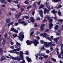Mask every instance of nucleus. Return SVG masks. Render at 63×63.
I'll return each instance as SVG.
<instances>
[{"label": "nucleus", "instance_id": "f257e3e1", "mask_svg": "<svg viewBox=\"0 0 63 63\" xmlns=\"http://www.w3.org/2000/svg\"><path fill=\"white\" fill-rule=\"evenodd\" d=\"M26 43L28 45H30L31 44L33 43L35 46H36L37 45V44H38L39 43V42L36 40H35L34 42H33L32 41L29 42V40H27L26 41Z\"/></svg>", "mask_w": 63, "mask_h": 63}, {"label": "nucleus", "instance_id": "f03ea898", "mask_svg": "<svg viewBox=\"0 0 63 63\" xmlns=\"http://www.w3.org/2000/svg\"><path fill=\"white\" fill-rule=\"evenodd\" d=\"M51 13H53V14H54V16H56V13H57L58 14L59 16H61V15H62V13L60 12V10H59L58 12L57 11H55V10L54 9L53 10L51 11Z\"/></svg>", "mask_w": 63, "mask_h": 63}, {"label": "nucleus", "instance_id": "7ed1b4c3", "mask_svg": "<svg viewBox=\"0 0 63 63\" xmlns=\"http://www.w3.org/2000/svg\"><path fill=\"white\" fill-rule=\"evenodd\" d=\"M23 32H21L19 34V36H18V38H19L21 41H23V39L24 38V35H23L22 34H23Z\"/></svg>", "mask_w": 63, "mask_h": 63}, {"label": "nucleus", "instance_id": "20e7f679", "mask_svg": "<svg viewBox=\"0 0 63 63\" xmlns=\"http://www.w3.org/2000/svg\"><path fill=\"white\" fill-rule=\"evenodd\" d=\"M6 57H7L8 58H10L9 57L6 56V55H5L4 56H3L1 57L0 59L1 61H2L3 60H6Z\"/></svg>", "mask_w": 63, "mask_h": 63}, {"label": "nucleus", "instance_id": "39448f33", "mask_svg": "<svg viewBox=\"0 0 63 63\" xmlns=\"http://www.w3.org/2000/svg\"><path fill=\"white\" fill-rule=\"evenodd\" d=\"M35 20L34 19L33 17H31L30 19H29V20H28V22L29 23H30V22H35Z\"/></svg>", "mask_w": 63, "mask_h": 63}, {"label": "nucleus", "instance_id": "423d86ee", "mask_svg": "<svg viewBox=\"0 0 63 63\" xmlns=\"http://www.w3.org/2000/svg\"><path fill=\"white\" fill-rule=\"evenodd\" d=\"M40 35L41 36L44 37L45 38H46V39H47V33H44L40 34Z\"/></svg>", "mask_w": 63, "mask_h": 63}, {"label": "nucleus", "instance_id": "0eeeda50", "mask_svg": "<svg viewBox=\"0 0 63 63\" xmlns=\"http://www.w3.org/2000/svg\"><path fill=\"white\" fill-rule=\"evenodd\" d=\"M40 42L41 44H42L44 43L45 45V47H47V42H45L44 41L42 40L40 41Z\"/></svg>", "mask_w": 63, "mask_h": 63}, {"label": "nucleus", "instance_id": "6e6552de", "mask_svg": "<svg viewBox=\"0 0 63 63\" xmlns=\"http://www.w3.org/2000/svg\"><path fill=\"white\" fill-rule=\"evenodd\" d=\"M50 6L49 5H48H48H47V9H48V10H47V11L48 12H47V14H48L49 13L48 12L50 11V10H51V9H53V6H52L51 7V8H50Z\"/></svg>", "mask_w": 63, "mask_h": 63}, {"label": "nucleus", "instance_id": "1a4fd4ad", "mask_svg": "<svg viewBox=\"0 0 63 63\" xmlns=\"http://www.w3.org/2000/svg\"><path fill=\"white\" fill-rule=\"evenodd\" d=\"M39 14H40V16L41 17H43V12L42 11V10H41L40 11H39Z\"/></svg>", "mask_w": 63, "mask_h": 63}, {"label": "nucleus", "instance_id": "9d476101", "mask_svg": "<svg viewBox=\"0 0 63 63\" xmlns=\"http://www.w3.org/2000/svg\"><path fill=\"white\" fill-rule=\"evenodd\" d=\"M20 58L22 59H23V53L22 51H20Z\"/></svg>", "mask_w": 63, "mask_h": 63}, {"label": "nucleus", "instance_id": "9b49d317", "mask_svg": "<svg viewBox=\"0 0 63 63\" xmlns=\"http://www.w3.org/2000/svg\"><path fill=\"white\" fill-rule=\"evenodd\" d=\"M49 29H51L53 26V24L51 23H50L49 24Z\"/></svg>", "mask_w": 63, "mask_h": 63}, {"label": "nucleus", "instance_id": "f8f14e48", "mask_svg": "<svg viewBox=\"0 0 63 63\" xmlns=\"http://www.w3.org/2000/svg\"><path fill=\"white\" fill-rule=\"evenodd\" d=\"M45 26V24H42L41 25V26L40 27V29H41V30H44V27Z\"/></svg>", "mask_w": 63, "mask_h": 63}, {"label": "nucleus", "instance_id": "ddd939ff", "mask_svg": "<svg viewBox=\"0 0 63 63\" xmlns=\"http://www.w3.org/2000/svg\"><path fill=\"white\" fill-rule=\"evenodd\" d=\"M43 9L44 10V15H45L46 14V13L47 12V9L46 8H43Z\"/></svg>", "mask_w": 63, "mask_h": 63}, {"label": "nucleus", "instance_id": "4468645a", "mask_svg": "<svg viewBox=\"0 0 63 63\" xmlns=\"http://www.w3.org/2000/svg\"><path fill=\"white\" fill-rule=\"evenodd\" d=\"M26 58L27 60V61L28 62H30L31 61V59L30 58H29V57H26Z\"/></svg>", "mask_w": 63, "mask_h": 63}, {"label": "nucleus", "instance_id": "2eb2a0df", "mask_svg": "<svg viewBox=\"0 0 63 63\" xmlns=\"http://www.w3.org/2000/svg\"><path fill=\"white\" fill-rule=\"evenodd\" d=\"M59 27V26L57 25H55V26L54 29L55 30H56Z\"/></svg>", "mask_w": 63, "mask_h": 63}, {"label": "nucleus", "instance_id": "dca6fc26", "mask_svg": "<svg viewBox=\"0 0 63 63\" xmlns=\"http://www.w3.org/2000/svg\"><path fill=\"white\" fill-rule=\"evenodd\" d=\"M20 23H21V24H24V25H26L27 24V23H25V22H24L23 21H22L21 22H20Z\"/></svg>", "mask_w": 63, "mask_h": 63}, {"label": "nucleus", "instance_id": "f3484780", "mask_svg": "<svg viewBox=\"0 0 63 63\" xmlns=\"http://www.w3.org/2000/svg\"><path fill=\"white\" fill-rule=\"evenodd\" d=\"M44 5L43 4H41L40 6L39 7V9H41V8H43L44 7Z\"/></svg>", "mask_w": 63, "mask_h": 63}, {"label": "nucleus", "instance_id": "a211bd4d", "mask_svg": "<svg viewBox=\"0 0 63 63\" xmlns=\"http://www.w3.org/2000/svg\"><path fill=\"white\" fill-rule=\"evenodd\" d=\"M20 50V47L19 48H17V49H14V51H19V50Z\"/></svg>", "mask_w": 63, "mask_h": 63}, {"label": "nucleus", "instance_id": "6ab92c4d", "mask_svg": "<svg viewBox=\"0 0 63 63\" xmlns=\"http://www.w3.org/2000/svg\"><path fill=\"white\" fill-rule=\"evenodd\" d=\"M6 21L7 22V23H9L10 22V19L7 18L6 20Z\"/></svg>", "mask_w": 63, "mask_h": 63}, {"label": "nucleus", "instance_id": "aec40b11", "mask_svg": "<svg viewBox=\"0 0 63 63\" xmlns=\"http://www.w3.org/2000/svg\"><path fill=\"white\" fill-rule=\"evenodd\" d=\"M36 2H34V3L33 4V6L34 7H35V8H36V7H37L38 6H37V5H36Z\"/></svg>", "mask_w": 63, "mask_h": 63}, {"label": "nucleus", "instance_id": "412c9836", "mask_svg": "<svg viewBox=\"0 0 63 63\" xmlns=\"http://www.w3.org/2000/svg\"><path fill=\"white\" fill-rule=\"evenodd\" d=\"M13 37H14V38H16L17 36V34H16L14 33L13 34L12 36Z\"/></svg>", "mask_w": 63, "mask_h": 63}, {"label": "nucleus", "instance_id": "4be33fe9", "mask_svg": "<svg viewBox=\"0 0 63 63\" xmlns=\"http://www.w3.org/2000/svg\"><path fill=\"white\" fill-rule=\"evenodd\" d=\"M39 56H40V55H41L42 56H43L44 57L46 55L44 53H42V54H38Z\"/></svg>", "mask_w": 63, "mask_h": 63}, {"label": "nucleus", "instance_id": "5701e85b", "mask_svg": "<svg viewBox=\"0 0 63 63\" xmlns=\"http://www.w3.org/2000/svg\"><path fill=\"white\" fill-rule=\"evenodd\" d=\"M61 0H54V1L55 3H57V2H59Z\"/></svg>", "mask_w": 63, "mask_h": 63}, {"label": "nucleus", "instance_id": "b1692460", "mask_svg": "<svg viewBox=\"0 0 63 63\" xmlns=\"http://www.w3.org/2000/svg\"><path fill=\"white\" fill-rule=\"evenodd\" d=\"M63 6L62 5H61V4H60L57 7V9H60V8H61V7H62Z\"/></svg>", "mask_w": 63, "mask_h": 63}, {"label": "nucleus", "instance_id": "393cba45", "mask_svg": "<svg viewBox=\"0 0 63 63\" xmlns=\"http://www.w3.org/2000/svg\"><path fill=\"white\" fill-rule=\"evenodd\" d=\"M3 41L2 42V45H3L4 43H5V42H6V40L5 39V38H3Z\"/></svg>", "mask_w": 63, "mask_h": 63}, {"label": "nucleus", "instance_id": "a878e982", "mask_svg": "<svg viewBox=\"0 0 63 63\" xmlns=\"http://www.w3.org/2000/svg\"><path fill=\"white\" fill-rule=\"evenodd\" d=\"M59 20L60 22V23H62V22H63V19H60Z\"/></svg>", "mask_w": 63, "mask_h": 63}, {"label": "nucleus", "instance_id": "bb28decb", "mask_svg": "<svg viewBox=\"0 0 63 63\" xmlns=\"http://www.w3.org/2000/svg\"><path fill=\"white\" fill-rule=\"evenodd\" d=\"M29 2H30L29 1H26L24 2V3H25V4H29Z\"/></svg>", "mask_w": 63, "mask_h": 63}, {"label": "nucleus", "instance_id": "cd10ccee", "mask_svg": "<svg viewBox=\"0 0 63 63\" xmlns=\"http://www.w3.org/2000/svg\"><path fill=\"white\" fill-rule=\"evenodd\" d=\"M10 58L11 59H14V60H16L17 59V58H14L13 57H11Z\"/></svg>", "mask_w": 63, "mask_h": 63}, {"label": "nucleus", "instance_id": "c85d7f7f", "mask_svg": "<svg viewBox=\"0 0 63 63\" xmlns=\"http://www.w3.org/2000/svg\"><path fill=\"white\" fill-rule=\"evenodd\" d=\"M14 22H12L10 23L8 25V27H9L11 25H12V24H13Z\"/></svg>", "mask_w": 63, "mask_h": 63}, {"label": "nucleus", "instance_id": "c756f323", "mask_svg": "<svg viewBox=\"0 0 63 63\" xmlns=\"http://www.w3.org/2000/svg\"><path fill=\"white\" fill-rule=\"evenodd\" d=\"M23 17H24L25 18H26V19L29 18V17L27 16H24Z\"/></svg>", "mask_w": 63, "mask_h": 63}, {"label": "nucleus", "instance_id": "7c9ffc66", "mask_svg": "<svg viewBox=\"0 0 63 63\" xmlns=\"http://www.w3.org/2000/svg\"><path fill=\"white\" fill-rule=\"evenodd\" d=\"M48 44V46H50V47H51V42H50L47 43Z\"/></svg>", "mask_w": 63, "mask_h": 63}, {"label": "nucleus", "instance_id": "2f4dec72", "mask_svg": "<svg viewBox=\"0 0 63 63\" xmlns=\"http://www.w3.org/2000/svg\"><path fill=\"white\" fill-rule=\"evenodd\" d=\"M51 59L53 61H54V62H56V59H54V58H52Z\"/></svg>", "mask_w": 63, "mask_h": 63}, {"label": "nucleus", "instance_id": "473e14b6", "mask_svg": "<svg viewBox=\"0 0 63 63\" xmlns=\"http://www.w3.org/2000/svg\"><path fill=\"white\" fill-rule=\"evenodd\" d=\"M58 57L59 58H60L61 57V54H59L58 56Z\"/></svg>", "mask_w": 63, "mask_h": 63}, {"label": "nucleus", "instance_id": "72a5a7b5", "mask_svg": "<svg viewBox=\"0 0 63 63\" xmlns=\"http://www.w3.org/2000/svg\"><path fill=\"white\" fill-rule=\"evenodd\" d=\"M14 32H16V33H18V30H14Z\"/></svg>", "mask_w": 63, "mask_h": 63}, {"label": "nucleus", "instance_id": "f704fd0d", "mask_svg": "<svg viewBox=\"0 0 63 63\" xmlns=\"http://www.w3.org/2000/svg\"><path fill=\"white\" fill-rule=\"evenodd\" d=\"M20 59H19V58H18V59H17V58H17V59H16L18 61H20V59H21V60H23V59H22L21 58H20Z\"/></svg>", "mask_w": 63, "mask_h": 63}, {"label": "nucleus", "instance_id": "c9c22d12", "mask_svg": "<svg viewBox=\"0 0 63 63\" xmlns=\"http://www.w3.org/2000/svg\"><path fill=\"white\" fill-rule=\"evenodd\" d=\"M52 21H53V20L52 19H50L49 20V22L50 23H52Z\"/></svg>", "mask_w": 63, "mask_h": 63}, {"label": "nucleus", "instance_id": "e433bc0d", "mask_svg": "<svg viewBox=\"0 0 63 63\" xmlns=\"http://www.w3.org/2000/svg\"><path fill=\"white\" fill-rule=\"evenodd\" d=\"M9 52H10V53H13L14 51H15L14 50V49L13 50H11L9 51Z\"/></svg>", "mask_w": 63, "mask_h": 63}, {"label": "nucleus", "instance_id": "4c0bfd02", "mask_svg": "<svg viewBox=\"0 0 63 63\" xmlns=\"http://www.w3.org/2000/svg\"><path fill=\"white\" fill-rule=\"evenodd\" d=\"M32 16H34L35 14V11H33L32 13Z\"/></svg>", "mask_w": 63, "mask_h": 63}, {"label": "nucleus", "instance_id": "58836bf2", "mask_svg": "<svg viewBox=\"0 0 63 63\" xmlns=\"http://www.w3.org/2000/svg\"><path fill=\"white\" fill-rule=\"evenodd\" d=\"M61 54H63V49L62 48H61Z\"/></svg>", "mask_w": 63, "mask_h": 63}, {"label": "nucleus", "instance_id": "ea45409f", "mask_svg": "<svg viewBox=\"0 0 63 63\" xmlns=\"http://www.w3.org/2000/svg\"><path fill=\"white\" fill-rule=\"evenodd\" d=\"M16 44L18 47H19V46H20V44L18 42H17Z\"/></svg>", "mask_w": 63, "mask_h": 63}, {"label": "nucleus", "instance_id": "a19ab883", "mask_svg": "<svg viewBox=\"0 0 63 63\" xmlns=\"http://www.w3.org/2000/svg\"><path fill=\"white\" fill-rule=\"evenodd\" d=\"M21 13H19L18 16V17H17V18H19V16H20V15H21Z\"/></svg>", "mask_w": 63, "mask_h": 63}, {"label": "nucleus", "instance_id": "79ce46f5", "mask_svg": "<svg viewBox=\"0 0 63 63\" xmlns=\"http://www.w3.org/2000/svg\"><path fill=\"white\" fill-rule=\"evenodd\" d=\"M19 63H25V61L24 60H23L22 62L21 61Z\"/></svg>", "mask_w": 63, "mask_h": 63}, {"label": "nucleus", "instance_id": "37998d69", "mask_svg": "<svg viewBox=\"0 0 63 63\" xmlns=\"http://www.w3.org/2000/svg\"><path fill=\"white\" fill-rule=\"evenodd\" d=\"M26 53H25V54H26V55H29V52L28 51H27L26 52Z\"/></svg>", "mask_w": 63, "mask_h": 63}, {"label": "nucleus", "instance_id": "c03bdc74", "mask_svg": "<svg viewBox=\"0 0 63 63\" xmlns=\"http://www.w3.org/2000/svg\"><path fill=\"white\" fill-rule=\"evenodd\" d=\"M12 2H13V3L14 2L15 4H18V2H17L16 1H13Z\"/></svg>", "mask_w": 63, "mask_h": 63}, {"label": "nucleus", "instance_id": "a18cd8bd", "mask_svg": "<svg viewBox=\"0 0 63 63\" xmlns=\"http://www.w3.org/2000/svg\"><path fill=\"white\" fill-rule=\"evenodd\" d=\"M11 11H16L15 9L12 8L11 9Z\"/></svg>", "mask_w": 63, "mask_h": 63}, {"label": "nucleus", "instance_id": "49530a36", "mask_svg": "<svg viewBox=\"0 0 63 63\" xmlns=\"http://www.w3.org/2000/svg\"><path fill=\"white\" fill-rule=\"evenodd\" d=\"M17 7H18V8H20L21 7L20 5V4H17Z\"/></svg>", "mask_w": 63, "mask_h": 63}, {"label": "nucleus", "instance_id": "de8ad7c7", "mask_svg": "<svg viewBox=\"0 0 63 63\" xmlns=\"http://www.w3.org/2000/svg\"><path fill=\"white\" fill-rule=\"evenodd\" d=\"M34 33V32L33 31L31 33H30V35L31 36V35H32Z\"/></svg>", "mask_w": 63, "mask_h": 63}, {"label": "nucleus", "instance_id": "09e8293b", "mask_svg": "<svg viewBox=\"0 0 63 63\" xmlns=\"http://www.w3.org/2000/svg\"><path fill=\"white\" fill-rule=\"evenodd\" d=\"M54 40L55 42H57L58 41L56 38H54Z\"/></svg>", "mask_w": 63, "mask_h": 63}, {"label": "nucleus", "instance_id": "8fccbe9b", "mask_svg": "<svg viewBox=\"0 0 63 63\" xmlns=\"http://www.w3.org/2000/svg\"><path fill=\"white\" fill-rule=\"evenodd\" d=\"M0 54H1V55H2V54L3 53V52H3V50H2L0 51Z\"/></svg>", "mask_w": 63, "mask_h": 63}, {"label": "nucleus", "instance_id": "3c124183", "mask_svg": "<svg viewBox=\"0 0 63 63\" xmlns=\"http://www.w3.org/2000/svg\"><path fill=\"white\" fill-rule=\"evenodd\" d=\"M48 39L49 40V41H51V42H52V41L51 40V38L50 37H48Z\"/></svg>", "mask_w": 63, "mask_h": 63}, {"label": "nucleus", "instance_id": "603ef678", "mask_svg": "<svg viewBox=\"0 0 63 63\" xmlns=\"http://www.w3.org/2000/svg\"><path fill=\"white\" fill-rule=\"evenodd\" d=\"M41 50H42V49H45H45H45V48H44V47H43L41 48Z\"/></svg>", "mask_w": 63, "mask_h": 63}, {"label": "nucleus", "instance_id": "864d4df0", "mask_svg": "<svg viewBox=\"0 0 63 63\" xmlns=\"http://www.w3.org/2000/svg\"><path fill=\"white\" fill-rule=\"evenodd\" d=\"M40 3H41V1H40L39 2H37V4L38 5H40Z\"/></svg>", "mask_w": 63, "mask_h": 63}, {"label": "nucleus", "instance_id": "5fc2aeb1", "mask_svg": "<svg viewBox=\"0 0 63 63\" xmlns=\"http://www.w3.org/2000/svg\"><path fill=\"white\" fill-rule=\"evenodd\" d=\"M56 34L58 36H59V35H60V33L58 32H56Z\"/></svg>", "mask_w": 63, "mask_h": 63}, {"label": "nucleus", "instance_id": "6e6d98bb", "mask_svg": "<svg viewBox=\"0 0 63 63\" xmlns=\"http://www.w3.org/2000/svg\"><path fill=\"white\" fill-rule=\"evenodd\" d=\"M61 46V48H62V47H63V45L62 43H61L60 44Z\"/></svg>", "mask_w": 63, "mask_h": 63}, {"label": "nucleus", "instance_id": "4d7b16f0", "mask_svg": "<svg viewBox=\"0 0 63 63\" xmlns=\"http://www.w3.org/2000/svg\"><path fill=\"white\" fill-rule=\"evenodd\" d=\"M4 0H0V2L2 3H3V2H4Z\"/></svg>", "mask_w": 63, "mask_h": 63}, {"label": "nucleus", "instance_id": "13d9d810", "mask_svg": "<svg viewBox=\"0 0 63 63\" xmlns=\"http://www.w3.org/2000/svg\"><path fill=\"white\" fill-rule=\"evenodd\" d=\"M14 29H15V28H11V31H14Z\"/></svg>", "mask_w": 63, "mask_h": 63}, {"label": "nucleus", "instance_id": "bf43d9fd", "mask_svg": "<svg viewBox=\"0 0 63 63\" xmlns=\"http://www.w3.org/2000/svg\"><path fill=\"white\" fill-rule=\"evenodd\" d=\"M7 33H6L4 36L5 38H7Z\"/></svg>", "mask_w": 63, "mask_h": 63}, {"label": "nucleus", "instance_id": "052dcab7", "mask_svg": "<svg viewBox=\"0 0 63 63\" xmlns=\"http://www.w3.org/2000/svg\"><path fill=\"white\" fill-rule=\"evenodd\" d=\"M36 19L37 20H40V18L39 17H37L36 18Z\"/></svg>", "mask_w": 63, "mask_h": 63}, {"label": "nucleus", "instance_id": "680f3d73", "mask_svg": "<svg viewBox=\"0 0 63 63\" xmlns=\"http://www.w3.org/2000/svg\"><path fill=\"white\" fill-rule=\"evenodd\" d=\"M21 21V19H20L18 21V22H19V23H20V22H20V21Z\"/></svg>", "mask_w": 63, "mask_h": 63}, {"label": "nucleus", "instance_id": "e2e57ef3", "mask_svg": "<svg viewBox=\"0 0 63 63\" xmlns=\"http://www.w3.org/2000/svg\"><path fill=\"white\" fill-rule=\"evenodd\" d=\"M55 45V44L54 43H53L52 45H51V47L54 46Z\"/></svg>", "mask_w": 63, "mask_h": 63}, {"label": "nucleus", "instance_id": "0e129e2a", "mask_svg": "<svg viewBox=\"0 0 63 63\" xmlns=\"http://www.w3.org/2000/svg\"><path fill=\"white\" fill-rule=\"evenodd\" d=\"M43 59V58L42 57H40L39 58V59H41V60H42V59Z\"/></svg>", "mask_w": 63, "mask_h": 63}, {"label": "nucleus", "instance_id": "69168bd1", "mask_svg": "<svg viewBox=\"0 0 63 63\" xmlns=\"http://www.w3.org/2000/svg\"><path fill=\"white\" fill-rule=\"evenodd\" d=\"M44 58H45V59L47 58V56L46 55L45 56H44Z\"/></svg>", "mask_w": 63, "mask_h": 63}, {"label": "nucleus", "instance_id": "338daca9", "mask_svg": "<svg viewBox=\"0 0 63 63\" xmlns=\"http://www.w3.org/2000/svg\"><path fill=\"white\" fill-rule=\"evenodd\" d=\"M30 7H31V6L30 5L28 7H27V9H28L29 8H30Z\"/></svg>", "mask_w": 63, "mask_h": 63}, {"label": "nucleus", "instance_id": "774afa93", "mask_svg": "<svg viewBox=\"0 0 63 63\" xmlns=\"http://www.w3.org/2000/svg\"><path fill=\"white\" fill-rule=\"evenodd\" d=\"M51 40H53V36H51Z\"/></svg>", "mask_w": 63, "mask_h": 63}]
</instances>
